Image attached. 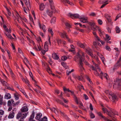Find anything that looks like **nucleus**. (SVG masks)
Masks as SVG:
<instances>
[{
  "instance_id": "f257e3e1",
  "label": "nucleus",
  "mask_w": 121,
  "mask_h": 121,
  "mask_svg": "<svg viewBox=\"0 0 121 121\" xmlns=\"http://www.w3.org/2000/svg\"><path fill=\"white\" fill-rule=\"evenodd\" d=\"M68 16H70L72 19H76L79 18L80 19V21L83 23L87 22L88 18L87 17H82L80 16L79 15L77 14H73L69 13L68 14Z\"/></svg>"
},
{
  "instance_id": "f03ea898",
  "label": "nucleus",
  "mask_w": 121,
  "mask_h": 121,
  "mask_svg": "<svg viewBox=\"0 0 121 121\" xmlns=\"http://www.w3.org/2000/svg\"><path fill=\"white\" fill-rule=\"evenodd\" d=\"M81 55H82L83 57L84 56V53L81 50H79L76 56L74 58V60L76 62L79 61V63L81 62H82L84 60V58L81 56Z\"/></svg>"
},
{
  "instance_id": "7ed1b4c3",
  "label": "nucleus",
  "mask_w": 121,
  "mask_h": 121,
  "mask_svg": "<svg viewBox=\"0 0 121 121\" xmlns=\"http://www.w3.org/2000/svg\"><path fill=\"white\" fill-rule=\"evenodd\" d=\"M27 114V113H23L21 112H18L16 115V118L18 121H24Z\"/></svg>"
},
{
  "instance_id": "20e7f679",
  "label": "nucleus",
  "mask_w": 121,
  "mask_h": 121,
  "mask_svg": "<svg viewBox=\"0 0 121 121\" xmlns=\"http://www.w3.org/2000/svg\"><path fill=\"white\" fill-rule=\"evenodd\" d=\"M50 4V8L47 10L46 13L50 17H52V15L53 9H52V0H49Z\"/></svg>"
},
{
  "instance_id": "39448f33",
  "label": "nucleus",
  "mask_w": 121,
  "mask_h": 121,
  "mask_svg": "<svg viewBox=\"0 0 121 121\" xmlns=\"http://www.w3.org/2000/svg\"><path fill=\"white\" fill-rule=\"evenodd\" d=\"M102 106L103 107L102 108V110L104 113H106L109 116L111 117L112 120H114L115 119V117H113L112 116V115H111V113L109 112L106 108L104 107L102 105Z\"/></svg>"
},
{
  "instance_id": "423d86ee",
  "label": "nucleus",
  "mask_w": 121,
  "mask_h": 121,
  "mask_svg": "<svg viewBox=\"0 0 121 121\" xmlns=\"http://www.w3.org/2000/svg\"><path fill=\"white\" fill-rule=\"evenodd\" d=\"M109 95V98L110 100L113 102H114L115 100L117 99V97L114 93L112 92H110Z\"/></svg>"
},
{
  "instance_id": "0eeeda50",
  "label": "nucleus",
  "mask_w": 121,
  "mask_h": 121,
  "mask_svg": "<svg viewBox=\"0 0 121 121\" xmlns=\"http://www.w3.org/2000/svg\"><path fill=\"white\" fill-rule=\"evenodd\" d=\"M0 81L3 85L5 86V88L10 90H11L12 91L13 90V89H11L10 87L8 86L7 83L6 81H4L3 79H0Z\"/></svg>"
},
{
  "instance_id": "6e6552de",
  "label": "nucleus",
  "mask_w": 121,
  "mask_h": 121,
  "mask_svg": "<svg viewBox=\"0 0 121 121\" xmlns=\"http://www.w3.org/2000/svg\"><path fill=\"white\" fill-rule=\"evenodd\" d=\"M100 73L99 75V77L102 79H103V76L105 78H106L107 80L108 79V74L106 73H104L101 71H100Z\"/></svg>"
},
{
  "instance_id": "1a4fd4ad",
  "label": "nucleus",
  "mask_w": 121,
  "mask_h": 121,
  "mask_svg": "<svg viewBox=\"0 0 121 121\" xmlns=\"http://www.w3.org/2000/svg\"><path fill=\"white\" fill-rule=\"evenodd\" d=\"M72 76L73 78H75L76 80L78 79L79 81H83V82H85V81L83 79V78L82 76H79L76 75L74 74H73Z\"/></svg>"
},
{
  "instance_id": "9d476101",
  "label": "nucleus",
  "mask_w": 121,
  "mask_h": 121,
  "mask_svg": "<svg viewBox=\"0 0 121 121\" xmlns=\"http://www.w3.org/2000/svg\"><path fill=\"white\" fill-rule=\"evenodd\" d=\"M99 2L100 3L103 4L101 6V8H102L104 7L106 5L108 4V0H100Z\"/></svg>"
},
{
  "instance_id": "9b49d317",
  "label": "nucleus",
  "mask_w": 121,
  "mask_h": 121,
  "mask_svg": "<svg viewBox=\"0 0 121 121\" xmlns=\"http://www.w3.org/2000/svg\"><path fill=\"white\" fill-rule=\"evenodd\" d=\"M5 30L7 32L6 33H5V34L7 37L8 38H13L12 37V36L9 34V33L10 32V30H9L7 28Z\"/></svg>"
},
{
  "instance_id": "f8f14e48",
  "label": "nucleus",
  "mask_w": 121,
  "mask_h": 121,
  "mask_svg": "<svg viewBox=\"0 0 121 121\" xmlns=\"http://www.w3.org/2000/svg\"><path fill=\"white\" fill-rule=\"evenodd\" d=\"M97 45L98 46L100 47L101 46V45L99 43V42H100L103 45H104L105 43L104 41H103L101 40L99 38H97Z\"/></svg>"
},
{
  "instance_id": "ddd939ff",
  "label": "nucleus",
  "mask_w": 121,
  "mask_h": 121,
  "mask_svg": "<svg viewBox=\"0 0 121 121\" xmlns=\"http://www.w3.org/2000/svg\"><path fill=\"white\" fill-rule=\"evenodd\" d=\"M63 3L65 5L66 4V3L72 6L73 5V4L72 2H70L69 0H62Z\"/></svg>"
},
{
  "instance_id": "4468645a",
  "label": "nucleus",
  "mask_w": 121,
  "mask_h": 121,
  "mask_svg": "<svg viewBox=\"0 0 121 121\" xmlns=\"http://www.w3.org/2000/svg\"><path fill=\"white\" fill-rule=\"evenodd\" d=\"M70 92L71 93V95L73 97V98H74L75 99V101L77 103V104H78V99L77 97L74 94V91H70Z\"/></svg>"
},
{
  "instance_id": "2eb2a0df",
  "label": "nucleus",
  "mask_w": 121,
  "mask_h": 121,
  "mask_svg": "<svg viewBox=\"0 0 121 121\" xmlns=\"http://www.w3.org/2000/svg\"><path fill=\"white\" fill-rule=\"evenodd\" d=\"M28 110V108L27 106H24L21 109V112H27Z\"/></svg>"
},
{
  "instance_id": "dca6fc26",
  "label": "nucleus",
  "mask_w": 121,
  "mask_h": 121,
  "mask_svg": "<svg viewBox=\"0 0 121 121\" xmlns=\"http://www.w3.org/2000/svg\"><path fill=\"white\" fill-rule=\"evenodd\" d=\"M14 110H13L12 111V113L10 112L8 116V118L9 119H13L14 117L15 113L13 112Z\"/></svg>"
},
{
  "instance_id": "f3484780",
  "label": "nucleus",
  "mask_w": 121,
  "mask_h": 121,
  "mask_svg": "<svg viewBox=\"0 0 121 121\" xmlns=\"http://www.w3.org/2000/svg\"><path fill=\"white\" fill-rule=\"evenodd\" d=\"M87 22L88 23V24L90 26H94V27H92V29L94 31H96L97 29H96V26H95V24L94 23L91 22H88V21Z\"/></svg>"
},
{
  "instance_id": "a211bd4d",
  "label": "nucleus",
  "mask_w": 121,
  "mask_h": 121,
  "mask_svg": "<svg viewBox=\"0 0 121 121\" xmlns=\"http://www.w3.org/2000/svg\"><path fill=\"white\" fill-rule=\"evenodd\" d=\"M96 29L98 30V31H99V33L101 37H102L103 35L104 34V32L102 31L101 29L99 28V27L98 26H96Z\"/></svg>"
},
{
  "instance_id": "6ab92c4d",
  "label": "nucleus",
  "mask_w": 121,
  "mask_h": 121,
  "mask_svg": "<svg viewBox=\"0 0 121 121\" xmlns=\"http://www.w3.org/2000/svg\"><path fill=\"white\" fill-rule=\"evenodd\" d=\"M97 55L100 57L102 60L103 63L104 64V65H105V63L104 62L105 59L104 57V56L100 53H99L98 52H97Z\"/></svg>"
},
{
  "instance_id": "aec40b11",
  "label": "nucleus",
  "mask_w": 121,
  "mask_h": 121,
  "mask_svg": "<svg viewBox=\"0 0 121 121\" xmlns=\"http://www.w3.org/2000/svg\"><path fill=\"white\" fill-rule=\"evenodd\" d=\"M59 112L61 114V116H63L65 117V118H66L68 121H71L70 119L69 118V117L67 116L66 114L64 113L63 112H62L61 111H59Z\"/></svg>"
},
{
  "instance_id": "412c9836",
  "label": "nucleus",
  "mask_w": 121,
  "mask_h": 121,
  "mask_svg": "<svg viewBox=\"0 0 121 121\" xmlns=\"http://www.w3.org/2000/svg\"><path fill=\"white\" fill-rule=\"evenodd\" d=\"M35 113L34 111L32 112V113L30 116L29 120V121H35L33 119L34 117Z\"/></svg>"
},
{
  "instance_id": "4be33fe9",
  "label": "nucleus",
  "mask_w": 121,
  "mask_h": 121,
  "mask_svg": "<svg viewBox=\"0 0 121 121\" xmlns=\"http://www.w3.org/2000/svg\"><path fill=\"white\" fill-rule=\"evenodd\" d=\"M111 112V115H112V116L113 117H115V119L114 120L115 121H116V117L115 116H114V115H117L118 116V112L115 111L113 112Z\"/></svg>"
},
{
  "instance_id": "5701e85b",
  "label": "nucleus",
  "mask_w": 121,
  "mask_h": 121,
  "mask_svg": "<svg viewBox=\"0 0 121 121\" xmlns=\"http://www.w3.org/2000/svg\"><path fill=\"white\" fill-rule=\"evenodd\" d=\"M60 34L62 38H68V36L66 35V33L65 32H64L63 33H61Z\"/></svg>"
},
{
  "instance_id": "b1692460",
  "label": "nucleus",
  "mask_w": 121,
  "mask_h": 121,
  "mask_svg": "<svg viewBox=\"0 0 121 121\" xmlns=\"http://www.w3.org/2000/svg\"><path fill=\"white\" fill-rule=\"evenodd\" d=\"M11 97V95L10 94L6 93L5 95L4 98L8 99H10Z\"/></svg>"
},
{
  "instance_id": "393cba45",
  "label": "nucleus",
  "mask_w": 121,
  "mask_h": 121,
  "mask_svg": "<svg viewBox=\"0 0 121 121\" xmlns=\"http://www.w3.org/2000/svg\"><path fill=\"white\" fill-rule=\"evenodd\" d=\"M98 114L99 117H101L102 118H103L104 120H105L107 119V118L103 116L102 114L100 112H98Z\"/></svg>"
},
{
  "instance_id": "a878e982",
  "label": "nucleus",
  "mask_w": 121,
  "mask_h": 121,
  "mask_svg": "<svg viewBox=\"0 0 121 121\" xmlns=\"http://www.w3.org/2000/svg\"><path fill=\"white\" fill-rule=\"evenodd\" d=\"M79 66L80 69L79 70L80 71H83L84 70V69L83 66L82 62H81L80 63H79Z\"/></svg>"
},
{
  "instance_id": "bb28decb",
  "label": "nucleus",
  "mask_w": 121,
  "mask_h": 121,
  "mask_svg": "<svg viewBox=\"0 0 121 121\" xmlns=\"http://www.w3.org/2000/svg\"><path fill=\"white\" fill-rule=\"evenodd\" d=\"M121 82V79H117L116 83L118 85V87H121V84L119 83Z\"/></svg>"
},
{
  "instance_id": "cd10ccee",
  "label": "nucleus",
  "mask_w": 121,
  "mask_h": 121,
  "mask_svg": "<svg viewBox=\"0 0 121 121\" xmlns=\"http://www.w3.org/2000/svg\"><path fill=\"white\" fill-rule=\"evenodd\" d=\"M42 116V114L41 113H38L36 114V116L35 118L36 119L39 120Z\"/></svg>"
},
{
  "instance_id": "c85d7f7f",
  "label": "nucleus",
  "mask_w": 121,
  "mask_h": 121,
  "mask_svg": "<svg viewBox=\"0 0 121 121\" xmlns=\"http://www.w3.org/2000/svg\"><path fill=\"white\" fill-rule=\"evenodd\" d=\"M19 17H20L18 13H17L16 14V15L15 16V18L17 20V21L19 23H21L22 22V21H21V19L19 18Z\"/></svg>"
},
{
  "instance_id": "c756f323",
  "label": "nucleus",
  "mask_w": 121,
  "mask_h": 121,
  "mask_svg": "<svg viewBox=\"0 0 121 121\" xmlns=\"http://www.w3.org/2000/svg\"><path fill=\"white\" fill-rule=\"evenodd\" d=\"M77 44L78 46L81 48H84L85 47V45L82 44L80 42H78L77 43Z\"/></svg>"
},
{
  "instance_id": "7c9ffc66",
  "label": "nucleus",
  "mask_w": 121,
  "mask_h": 121,
  "mask_svg": "<svg viewBox=\"0 0 121 121\" xmlns=\"http://www.w3.org/2000/svg\"><path fill=\"white\" fill-rule=\"evenodd\" d=\"M39 26L40 28L41 29L42 28L44 32H45L46 31L45 26L43 24L41 25L40 24H39Z\"/></svg>"
},
{
  "instance_id": "2f4dec72",
  "label": "nucleus",
  "mask_w": 121,
  "mask_h": 121,
  "mask_svg": "<svg viewBox=\"0 0 121 121\" xmlns=\"http://www.w3.org/2000/svg\"><path fill=\"white\" fill-rule=\"evenodd\" d=\"M45 7L44 4L43 3H41L39 5L40 9L41 10H43L44 9Z\"/></svg>"
},
{
  "instance_id": "473e14b6",
  "label": "nucleus",
  "mask_w": 121,
  "mask_h": 121,
  "mask_svg": "<svg viewBox=\"0 0 121 121\" xmlns=\"http://www.w3.org/2000/svg\"><path fill=\"white\" fill-rule=\"evenodd\" d=\"M59 58L58 56L56 53L53 52V59L56 60H58Z\"/></svg>"
},
{
  "instance_id": "72a5a7b5",
  "label": "nucleus",
  "mask_w": 121,
  "mask_h": 121,
  "mask_svg": "<svg viewBox=\"0 0 121 121\" xmlns=\"http://www.w3.org/2000/svg\"><path fill=\"white\" fill-rule=\"evenodd\" d=\"M52 30V28L50 27L49 28L48 30V31L49 33L51 34L52 35L53 34Z\"/></svg>"
},
{
  "instance_id": "f704fd0d",
  "label": "nucleus",
  "mask_w": 121,
  "mask_h": 121,
  "mask_svg": "<svg viewBox=\"0 0 121 121\" xmlns=\"http://www.w3.org/2000/svg\"><path fill=\"white\" fill-rule=\"evenodd\" d=\"M63 90L64 91V93H65V94H66L67 93L66 91H67L68 92H70V91H71L69 90V88L67 89L65 87H63Z\"/></svg>"
},
{
  "instance_id": "c9c22d12",
  "label": "nucleus",
  "mask_w": 121,
  "mask_h": 121,
  "mask_svg": "<svg viewBox=\"0 0 121 121\" xmlns=\"http://www.w3.org/2000/svg\"><path fill=\"white\" fill-rule=\"evenodd\" d=\"M92 62L93 63V64L97 67V69L99 71V72L101 71V69L99 67V65L96 64H95L93 61H92Z\"/></svg>"
},
{
  "instance_id": "e433bc0d",
  "label": "nucleus",
  "mask_w": 121,
  "mask_h": 121,
  "mask_svg": "<svg viewBox=\"0 0 121 121\" xmlns=\"http://www.w3.org/2000/svg\"><path fill=\"white\" fill-rule=\"evenodd\" d=\"M14 97L16 100H17L19 98V95L17 93H15L14 94Z\"/></svg>"
},
{
  "instance_id": "4c0bfd02",
  "label": "nucleus",
  "mask_w": 121,
  "mask_h": 121,
  "mask_svg": "<svg viewBox=\"0 0 121 121\" xmlns=\"http://www.w3.org/2000/svg\"><path fill=\"white\" fill-rule=\"evenodd\" d=\"M19 18L21 19V20L22 21V22H23V21H24L25 22H27V20L26 19L25 17L22 18L21 17H19Z\"/></svg>"
},
{
  "instance_id": "58836bf2",
  "label": "nucleus",
  "mask_w": 121,
  "mask_h": 121,
  "mask_svg": "<svg viewBox=\"0 0 121 121\" xmlns=\"http://www.w3.org/2000/svg\"><path fill=\"white\" fill-rule=\"evenodd\" d=\"M61 64L66 69H67L68 68V66H67L66 63L65 62H62Z\"/></svg>"
},
{
  "instance_id": "ea45409f",
  "label": "nucleus",
  "mask_w": 121,
  "mask_h": 121,
  "mask_svg": "<svg viewBox=\"0 0 121 121\" xmlns=\"http://www.w3.org/2000/svg\"><path fill=\"white\" fill-rule=\"evenodd\" d=\"M27 39L28 42L30 43H32L33 46H35V44L34 42L32 40H30V38H27Z\"/></svg>"
},
{
  "instance_id": "a19ab883",
  "label": "nucleus",
  "mask_w": 121,
  "mask_h": 121,
  "mask_svg": "<svg viewBox=\"0 0 121 121\" xmlns=\"http://www.w3.org/2000/svg\"><path fill=\"white\" fill-rule=\"evenodd\" d=\"M20 90L23 94L26 97V96L27 97V95L25 92L24 91L22 88H20Z\"/></svg>"
},
{
  "instance_id": "79ce46f5",
  "label": "nucleus",
  "mask_w": 121,
  "mask_h": 121,
  "mask_svg": "<svg viewBox=\"0 0 121 121\" xmlns=\"http://www.w3.org/2000/svg\"><path fill=\"white\" fill-rule=\"evenodd\" d=\"M3 98L0 99V105H5V103L3 101Z\"/></svg>"
},
{
  "instance_id": "37998d69",
  "label": "nucleus",
  "mask_w": 121,
  "mask_h": 121,
  "mask_svg": "<svg viewBox=\"0 0 121 121\" xmlns=\"http://www.w3.org/2000/svg\"><path fill=\"white\" fill-rule=\"evenodd\" d=\"M104 16L107 19L108 22H111V19H110L109 17H108V15L107 14H105V15Z\"/></svg>"
},
{
  "instance_id": "c03bdc74",
  "label": "nucleus",
  "mask_w": 121,
  "mask_h": 121,
  "mask_svg": "<svg viewBox=\"0 0 121 121\" xmlns=\"http://www.w3.org/2000/svg\"><path fill=\"white\" fill-rule=\"evenodd\" d=\"M116 32L117 33H119L120 32V29L117 26L116 27Z\"/></svg>"
},
{
  "instance_id": "a18cd8bd",
  "label": "nucleus",
  "mask_w": 121,
  "mask_h": 121,
  "mask_svg": "<svg viewBox=\"0 0 121 121\" xmlns=\"http://www.w3.org/2000/svg\"><path fill=\"white\" fill-rule=\"evenodd\" d=\"M6 63L5 64V67H6L8 69H9L10 68V67L9 65V62L8 61H7V62H5Z\"/></svg>"
},
{
  "instance_id": "49530a36",
  "label": "nucleus",
  "mask_w": 121,
  "mask_h": 121,
  "mask_svg": "<svg viewBox=\"0 0 121 121\" xmlns=\"http://www.w3.org/2000/svg\"><path fill=\"white\" fill-rule=\"evenodd\" d=\"M7 104L9 106H11L12 105L11 99L8 100V102Z\"/></svg>"
},
{
  "instance_id": "de8ad7c7",
  "label": "nucleus",
  "mask_w": 121,
  "mask_h": 121,
  "mask_svg": "<svg viewBox=\"0 0 121 121\" xmlns=\"http://www.w3.org/2000/svg\"><path fill=\"white\" fill-rule=\"evenodd\" d=\"M47 71L49 74H51L52 75H53V74L52 73V72L50 68H48V69Z\"/></svg>"
},
{
  "instance_id": "09e8293b",
  "label": "nucleus",
  "mask_w": 121,
  "mask_h": 121,
  "mask_svg": "<svg viewBox=\"0 0 121 121\" xmlns=\"http://www.w3.org/2000/svg\"><path fill=\"white\" fill-rule=\"evenodd\" d=\"M67 59V57L65 56H62L61 57V59L62 60L65 61Z\"/></svg>"
},
{
  "instance_id": "8fccbe9b",
  "label": "nucleus",
  "mask_w": 121,
  "mask_h": 121,
  "mask_svg": "<svg viewBox=\"0 0 121 121\" xmlns=\"http://www.w3.org/2000/svg\"><path fill=\"white\" fill-rule=\"evenodd\" d=\"M92 50L89 48L86 49V52L88 53L92 52Z\"/></svg>"
},
{
  "instance_id": "3c124183",
  "label": "nucleus",
  "mask_w": 121,
  "mask_h": 121,
  "mask_svg": "<svg viewBox=\"0 0 121 121\" xmlns=\"http://www.w3.org/2000/svg\"><path fill=\"white\" fill-rule=\"evenodd\" d=\"M97 40H96V41L94 42L93 43V45L95 47V48H97Z\"/></svg>"
},
{
  "instance_id": "603ef678",
  "label": "nucleus",
  "mask_w": 121,
  "mask_h": 121,
  "mask_svg": "<svg viewBox=\"0 0 121 121\" xmlns=\"http://www.w3.org/2000/svg\"><path fill=\"white\" fill-rule=\"evenodd\" d=\"M115 9L116 10H119L121 9V5H118L117 8H115Z\"/></svg>"
},
{
  "instance_id": "864d4df0",
  "label": "nucleus",
  "mask_w": 121,
  "mask_h": 121,
  "mask_svg": "<svg viewBox=\"0 0 121 121\" xmlns=\"http://www.w3.org/2000/svg\"><path fill=\"white\" fill-rule=\"evenodd\" d=\"M65 24L67 27L70 28L71 27V25L67 22H65Z\"/></svg>"
},
{
  "instance_id": "5fc2aeb1",
  "label": "nucleus",
  "mask_w": 121,
  "mask_h": 121,
  "mask_svg": "<svg viewBox=\"0 0 121 121\" xmlns=\"http://www.w3.org/2000/svg\"><path fill=\"white\" fill-rule=\"evenodd\" d=\"M49 43V44L50 45L51 44V43L50 41V38H49L48 39V41H46L45 43V44H46L47 45H48V43Z\"/></svg>"
},
{
  "instance_id": "6e6d98bb",
  "label": "nucleus",
  "mask_w": 121,
  "mask_h": 121,
  "mask_svg": "<svg viewBox=\"0 0 121 121\" xmlns=\"http://www.w3.org/2000/svg\"><path fill=\"white\" fill-rule=\"evenodd\" d=\"M29 75H30L31 77L32 78V80L33 81H35V82L36 83V81L33 79V78L32 77V73L30 71L29 72Z\"/></svg>"
},
{
  "instance_id": "4d7b16f0",
  "label": "nucleus",
  "mask_w": 121,
  "mask_h": 121,
  "mask_svg": "<svg viewBox=\"0 0 121 121\" xmlns=\"http://www.w3.org/2000/svg\"><path fill=\"white\" fill-rule=\"evenodd\" d=\"M42 121H48L47 118L46 117H44L41 119Z\"/></svg>"
},
{
  "instance_id": "13d9d810",
  "label": "nucleus",
  "mask_w": 121,
  "mask_h": 121,
  "mask_svg": "<svg viewBox=\"0 0 121 121\" xmlns=\"http://www.w3.org/2000/svg\"><path fill=\"white\" fill-rule=\"evenodd\" d=\"M36 39L37 42L39 43H42L41 40V38H36Z\"/></svg>"
},
{
  "instance_id": "bf43d9fd",
  "label": "nucleus",
  "mask_w": 121,
  "mask_h": 121,
  "mask_svg": "<svg viewBox=\"0 0 121 121\" xmlns=\"http://www.w3.org/2000/svg\"><path fill=\"white\" fill-rule=\"evenodd\" d=\"M90 116L91 118H93L95 117V115L92 112L90 114Z\"/></svg>"
},
{
  "instance_id": "052dcab7",
  "label": "nucleus",
  "mask_w": 121,
  "mask_h": 121,
  "mask_svg": "<svg viewBox=\"0 0 121 121\" xmlns=\"http://www.w3.org/2000/svg\"><path fill=\"white\" fill-rule=\"evenodd\" d=\"M49 63L51 65H52V60L51 58L50 57H49Z\"/></svg>"
},
{
  "instance_id": "680f3d73",
  "label": "nucleus",
  "mask_w": 121,
  "mask_h": 121,
  "mask_svg": "<svg viewBox=\"0 0 121 121\" xmlns=\"http://www.w3.org/2000/svg\"><path fill=\"white\" fill-rule=\"evenodd\" d=\"M54 110V112L56 114H57L59 112L55 108H53V110Z\"/></svg>"
},
{
  "instance_id": "e2e57ef3",
  "label": "nucleus",
  "mask_w": 121,
  "mask_h": 121,
  "mask_svg": "<svg viewBox=\"0 0 121 121\" xmlns=\"http://www.w3.org/2000/svg\"><path fill=\"white\" fill-rule=\"evenodd\" d=\"M61 99L64 101L65 103H67L68 102V100H66L65 99L63 98V97H61Z\"/></svg>"
},
{
  "instance_id": "0e129e2a",
  "label": "nucleus",
  "mask_w": 121,
  "mask_h": 121,
  "mask_svg": "<svg viewBox=\"0 0 121 121\" xmlns=\"http://www.w3.org/2000/svg\"><path fill=\"white\" fill-rule=\"evenodd\" d=\"M79 4L81 6H82L83 4V2L82 0H79Z\"/></svg>"
},
{
  "instance_id": "69168bd1",
  "label": "nucleus",
  "mask_w": 121,
  "mask_h": 121,
  "mask_svg": "<svg viewBox=\"0 0 121 121\" xmlns=\"http://www.w3.org/2000/svg\"><path fill=\"white\" fill-rule=\"evenodd\" d=\"M44 48L45 50L47 51L48 50V46L46 44H44Z\"/></svg>"
},
{
  "instance_id": "338daca9",
  "label": "nucleus",
  "mask_w": 121,
  "mask_h": 121,
  "mask_svg": "<svg viewBox=\"0 0 121 121\" xmlns=\"http://www.w3.org/2000/svg\"><path fill=\"white\" fill-rule=\"evenodd\" d=\"M94 73L95 74L96 76H99L100 74H99V73L96 70L94 72Z\"/></svg>"
},
{
  "instance_id": "774afa93",
  "label": "nucleus",
  "mask_w": 121,
  "mask_h": 121,
  "mask_svg": "<svg viewBox=\"0 0 121 121\" xmlns=\"http://www.w3.org/2000/svg\"><path fill=\"white\" fill-rule=\"evenodd\" d=\"M84 96V98L86 100L88 99V97L86 94H84L83 95Z\"/></svg>"
}]
</instances>
